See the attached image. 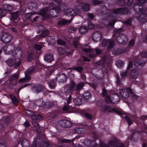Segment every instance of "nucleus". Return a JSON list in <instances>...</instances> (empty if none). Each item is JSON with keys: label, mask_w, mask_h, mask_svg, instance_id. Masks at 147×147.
I'll return each mask as SVG.
<instances>
[{"label": "nucleus", "mask_w": 147, "mask_h": 147, "mask_svg": "<svg viewBox=\"0 0 147 147\" xmlns=\"http://www.w3.org/2000/svg\"><path fill=\"white\" fill-rule=\"evenodd\" d=\"M56 81L59 82H65L67 80V77L65 74L64 73H61L57 74L56 77Z\"/></svg>", "instance_id": "nucleus-17"}, {"label": "nucleus", "mask_w": 147, "mask_h": 147, "mask_svg": "<svg viewBox=\"0 0 147 147\" xmlns=\"http://www.w3.org/2000/svg\"><path fill=\"white\" fill-rule=\"evenodd\" d=\"M102 110L104 112L107 111L109 112L112 113L114 112L118 115H121L122 114L121 112L113 108H111L109 106L107 105H104L102 108Z\"/></svg>", "instance_id": "nucleus-12"}, {"label": "nucleus", "mask_w": 147, "mask_h": 147, "mask_svg": "<svg viewBox=\"0 0 147 147\" xmlns=\"http://www.w3.org/2000/svg\"><path fill=\"white\" fill-rule=\"evenodd\" d=\"M101 34L99 31H96L94 32L92 36L93 40L95 42L99 41L101 39Z\"/></svg>", "instance_id": "nucleus-18"}, {"label": "nucleus", "mask_w": 147, "mask_h": 147, "mask_svg": "<svg viewBox=\"0 0 147 147\" xmlns=\"http://www.w3.org/2000/svg\"><path fill=\"white\" fill-rule=\"evenodd\" d=\"M102 60L99 61L95 64V66L100 65L103 75L107 74L108 69L111 67V60L108 58L106 55H104L102 57Z\"/></svg>", "instance_id": "nucleus-2"}, {"label": "nucleus", "mask_w": 147, "mask_h": 147, "mask_svg": "<svg viewBox=\"0 0 147 147\" xmlns=\"http://www.w3.org/2000/svg\"><path fill=\"white\" fill-rule=\"evenodd\" d=\"M84 131V128L80 127H78L74 128L72 133V134L77 133L80 134L83 133Z\"/></svg>", "instance_id": "nucleus-33"}, {"label": "nucleus", "mask_w": 147, "mask_h": 147, "mask_svg": "<svg viewBox=\"0 0 147 147\" xmlns=\"http://www.w3.org/2000/svg\"><path fill=\"white\" fill-rule=\"evenodd\" d=\"M31 117L32 119L33 120L32 121V123L33 121L34 122V121H35V120L39 119L42 118V116L38 114H36V115H34V114L31 116Z\"/></svg>", "instance_id": "nucleus-40"}, {"label": "nucleus", "mask_w": 147, "mask_h": 147, "mask_svg": "<svg viewBox=\"0 0 147 147\" xmlns=\"http://www.w3.org/2000/svg\"><path fill=\"white\" fill-rule=\"evenodd\" d=\"M79 31L81 34H84L87 32L88 28L86 26H82L79 28Z\"/></svg>", "instance_id": "nucleus-32"}, {"label": "nucleus", "mask_w": 147, "mask_h": 147, "mask_svg": "<svg viewBox=\"0 0 147 147\" xmlns=\"http://www.w3.org/2000/svg\"><path fill=\"white\" fill-rule=\"evenodd\" d=\"M32 89L35 92H55L52 91L47 90L44 86L40 84H36L32 87Z\"/></svg>", "instance_id": "nucleus-10"}, {"label": "nucleus", "mask_w": 147, "mask_h": 147, "mask_svg": "<svg viewBox=\"0 0 147 147\" xmlns=\"http://www.w3.org/2000/svg\"><path fill=\"white\" fill-rule=\"evenodd\" d=\"M102 94L103 96H105V100L107 103H110L112 102L111 97L108 95L107 92H102Z\"/></svg>", "instance_id": "nucleus-29"}, {"label": "nucleus", "mask_w": 147, "mask_h": 147, "mask_svg": "<svg viewBox=\"0 0 147 147\" xmlns=\"http://www.w3.org/2000/svg\"><path fill=\"white\" fill-rule=\"evenodd\" d=\"M126 1L125 0H118L117 2V4L119 6H123L126 4Z\"/></svg>", "instance_id": "nucleus-51"}, {"label": "nucleus", "mask_w": 147, "mask_h": 147, "mask_svg": "<svg viewBox=\"0 0 147 147\" xmlns=\"http://www.w3.org/2000/svg\"><path fill=\"white\" fill-rule=\"evenodd\" d=\"M40 139L39 138H35L34 139V141L31 144L30 147H37V143L38 141H39Z\"/></svg>", "instance_id": "nucleus-46"}, {"label": "nucleus", "mask_w": 147, "mask_h": 147, "mask_svg": "<svg viewBox=\"0 0 147 147\" xmlns=\"http://www.w3.org/2000/svg\"><path fill=\"white\" fill-rule=\"evenodd\" d=\"M84 86V83L82 82H81L78 84L76 86L75 90L80 91L81 89H83Z\"/></svg>", "instance_id": "nucleus-31"}, {"label": "nucleus", "mask_w": 147, "mask_h": 147, "mask_svg": "<svg viewBox=\"0 0 147 147\" xmlns=\"http://www.w3.org/2000/svg\"><path fill=\"white\" fill-rule=\"evenodd\" d=\"M113 140L114 141H110L108 144L101 142L100 143V145L101 147H111L112 146L115 147L117 145V143L119 142V140L115 138H113Z\"/></svg>", "instance_id": "nucleus-8"}, {"label": "nucleus", "mask_w": 147, "mask_h": 147, "mask_svg": "<svg viewBox=\"0 0 147 147\" xmlns=\"http://www.w3.org/2000/svg\"><path fill=\"white\" fill-rule=\"evenodd\" d=\"M35 52L34 51H31L27 55V61L30 62L34 59L35 58Z\"/></svg>", "instance_id": "nucleus-23"}, {"label": "nucleus", "mask_w": 147, "mask_h": 147, "mask_svg": "<svg viewBox=\"0 0 147 147\" xmlns=\"http://www.w3.org/2000/svg\"><path fill=\"white\" fill-rule=\"evenodd\" d=\"M74 139L71 140L63 138L60 140V142L63 143H70L72 142L73 143L74 142Z\"/></svg>", "instance_id": "nucleus-48"}, {"label": "nucleus", "mask_w": 147, "mask_h": 147, "mask_svg": "<svg viewBox=\"0 0 147 147\" xmlns=\"http://www.w3.org/2000/svg\"><path fill=\"white\" fill-rule=\"evenodd\" d=\"M10 96L12 100V103L15 105H18V100L16 98L13 94H10Z\"/></svg>", "instance_id": "nucleus-39"}, {"label": "nucleus", "mask_w": 147, "mask_h": 147, "mask_svg": "<svg viewBox=\"0 0 147 147\" xmlns=\"http://www.w3.org/2000/svg\"><path fill=\"white\" fill-rule=\"evenodd\" d=\"M95 142V140L91 141L88 139H86L84 141V143L86 146H95L97 145V144Z\"/></svg>", "instance_id": "nucleus-19"}, {"label": "nucleus", "mask_w": 147, "mask_h": 147, "mask_svg": "<svg viewBox=\"0 0 147 147\" xmlns=\"http://www.w3.org/2000/svg\"><path fill=\"white\" fill-rule=\"evenodd\" d=\"M2 9L6 11H10L13 9V6L9 4H5L2 6Z\"/></svg>", "instance_id": "nucleus-26"}, {"label": "nucleus", "mask_w": 147, "mask_h": 147, "mask_svg": "<svg viewBox=\"0 0 147 147\" xmlns=\"http://www.w3.org/2000/svg\"><path fill=\"white\" fill-rule=\"evenodd\" d=\"M22 145V147H29L30 143L28 140L26 139H24L23 140Z\"/></svg>", "instance_id": "nucleus-36"}, {"label": "nucleus", "mask_w": 147, "mask_h": 147, "mask_svg": "<svg viewBox=\"0 0 147 147\" xmlns=\"http://www.w3.org/2000/svg\"><path fill=\"white\" fill-rule=\"evenodd\" d=\"M19 12L18 11L11 13V20L15 22V24H17L19 17Z\"/></svg>", "instance_id": "nucleus-20"}, {"label": "nucleus", "mask_w": 147, "mask_h": 147, "mask_svg": "<svg viewBox=\"0 0 147 147\" xmlns=\"http://www.w3.org/2000/svg\"><path fill=\"white\" fill-rule=\"evenodd\" d=\"M82 99L81 98L77 97L75 99L74 102L76 105H80L82 104Z\"/></svg>", "instance_id": "nucleus-45"}, {"label": "nucleus", "mask_w": 147, "mask_h": 147, "mask_svg": "<svg viewBox=\"0 0 147 147\" xmlns=\"http://www.w3.org/2000/svg\"><path fill=\"white\" fill-rule=\"evenodd\" d=\"M5 62L9 66H13L14 68L19 66L21 63V61L20 60L17 62L16 59L13 58L6 60Z\"/></svg>", "instance_id": "nucleus-9"}, {"label": "nucleus", "mask_w": 147, "mask_h": 147, "mask_svg": "<svg viewBox=\"0 0 147 147\" xmlns=\"http://www.w3.org/2000/svg\"><path fill=\"white\" fill-rule=\"evenodd\" d=\"M129 75L132 78L135 79L138 77L139 74L137 69H135L130 71L129 72Z\"/></svg>", "instance_id": "nucleus-22"}, {"label": "nucleus", "mask_w": 147, "mask_h": 147, "mask_svg": "<svg viewBox=\"0 0 147 147\" xmlns=\"http://www.w3.org/2000/svg\"><path fill=\"white\" fill-rule=\"evenodd\" d=\"M129 47L124 49L115 48L113 49L112 51V53L114 55H119L127 52L129 50Z\"/></svg>", "instance_id": "nucleus-11"}, {"label": "nucleus", "mask_w": 147, "mask_h": 147, "mask_svg": "<svg viewBox=\"0 0 147 147\" xmlns=\"http://www.w3.org/2000/svg\"><path fill=\"white\" fill-rule=\"evenodd\" d=\"M58 52L60 55H64L66 52V49L61 47H59L57 49Z\"/></svg>", "instance_id": "nucleus-37"}, {"label": "nucleus", "mask_w": 147, "mask_h": 147, "mask_svg": "<svg viewBox=\"0 0 147 147\" xmlns=\"http://www.w3.org/2000/svg\"><path fill=\"white\" fill-rule=\"evenodd\" d=\"M132 19L131 18H129L123 22L124 24H125L127 26H131L132 25Z\"/></svg>", "instance_id": "nucleus-49"}, {"label": "nucleus", "mask_w": 147, "mask_h": 147, "mask_svg": "<svg viewBox=\"0 0 147 147\" xmlns=\"http://www.w3.org/2000/svg\"><path fill=\"white\" fill-rule=\"evenodd\" d=\"M116 65L119 68H122L124 65L123 62L120 60H118L116 62Z\"/></svg>", "instance_id": "nucleus-41"}, {"label": "nucleus", "mask_w": 147, "mask_h": 147, "mask_svg": "<svg viewBox=\"0 0 147 147\" xmlns=\"http://www.w3.org/2000/svg\"><path fill=\"white\" fill-rule=\"evenodd\" d=\"M119 92H133L131 88L130 87H124L123 88L120 89Z\"/></svg>", "instance_id": "nucleus-44"}, {"label": "nucleus", "mask_w": 147, "mask_h": 147, "mask_svg": "<svg viewBox=\"0 0 147 147\" xmlns=\"http://www.w3.org/2000/svg\"><path fill=\"white\" fill-rule=\"evenodd\" d=\"M116 22V20L115 19H112L110 20L108 24L111 27H113L115 23Z\"/></svg>", "instance_id": "nucleus-54"}, {"label": "nucleus", "mask_w": 147, "mask_h": 147, "mask_svg": "<svg viewBox=\"0 0 147 147\" xmlns=\"http://www.w3.org/2000/svg\"><path fill=\"white\" fill-rule=\"evenodd\" d=\"M124 30L122 28H119L118 29L115 28L114 30V36L117 37V39L118 37L121 36V33L124 31Z\"/></svg>", "instance_id": "nucleus-21"}, {"label": "nucleus", "mask_w": 147, "mask_h": 147, "mask_svg": "<svg viewBox=\"0 0 147 147\" xmlns=\"http://www.w3.org/2000/svg\"><path fill=\"white\" fill-rule=\"evenodd\" d=\"M146 61L140 60L135 62L134 63V64L135 66H136L137 67H143L146 63Z\"/></svg>", "instance_id": "nucleus-28"}, {"label": "nucleus", "mask_w": 147, "mask_h": 147, "mask_svg": "<svg viewBox=\"0 0 147 147\" xmlns=\"http://www.w3.org/2000/svg\"><path fill=\"white\" fill-rule=\"evenodd\" d=\"M135 40L134 39H131L130 40L128 44V46L130 47H133L135 44Z\"/></svg>", "instance_id": "nucleus-63"}, {"label": "nucleus", "mask_w": 147, "mask_h": 147, "mask_svg": "<svg viewBox=\"0 0 147 147\" xmlns=\"http://www.w3.org/2000/svg\"><path fill=\"white\" fill-rule=\"evenodd\" d=\"M109 45L107 47V49H111L114 46V42L113 41L110 40H109Z\"/></svg>", "instance_id": "nucleus-50"}, {"label": "nucleus", "mask_w": 147, "mask_h": 147, "mask_svg": "<svg viewBox=\"0 0 147 147\" xmlns=\"http://www.w3.org/2000/svg\"><path fill=\"white\" fill-rule=\"evenodd\" d=\"M109 40L104 39L102 41V45L103 46L107 47L108 44Z\"/></svg>", "instance_id": "nucleus-58"}, {"label": "nucleus", "mask_w": 147, "mask_h": 147, "mask_svg": "<svg viewBox=\"0 0 147 147\" xmlns=\"http://www.w3.org/2000/svg\"><path fill=\"white\" fill-rule=\"evenodd\" d=\"M19 77V74L15 73L10 76L9 79V82H11L13 81H17L18 78Z\"/></svg>", "instance_id": "nucleus-30"}, {"label": "nucleus", "mask_w": 147, "mask_h": 147, "mask_svg": "<svg viewBox=\"0 0 147 147\" xmlns=\"http://www.w3.org/2000/svg\"><path fill=\"white\" fill-rule=\"evenodd\" d=\"M36 71L35 67L34 66L30 67L25 72V77L20 79L18 82L20 84H22L28 82L31 78V76L29 75L35 73Z\"/></svg>", "instance_id": "nucleus-4"}, {"label": "nucleus", "mask_w": 147, "mask_h": 147, "mask_svg": "<svg viewBox=\"0 0 147 147\" xmlns=\"http://www.w3.org/2000/svg\"><path fill=\"white\" fill-rule=\"evenodd\" d=\"M63 5V11L64 14L67 16H69L73 18L75 16L77 15L79 10L77 9H71L67 8V5L65 4H62Z\"/></svg>", "instance_id": "nucleus-5"}, {"label": "nucleus", "mask_w": 147, "mask_h": 147, "mask_svg": "<svg viewBox=\"0 0 147 147\" xmlns=\"http://www.w3.org/2000/svg\"><path fill=\"white\" fill-rule=\"evenodd\" d=\"M83 69V67L82 66L76 67L74 68V70L78 71L79 72L81 73Z\"/></svg>", "instance_id": "nucleus-56"}, {"label": "nucleus", "mask_w": 147, "mask_h": 147, "mask_svg": "<svg viewBox=\"0 0 147 147\" xmlns=\"http://www.w3.org/2000/svg\"><path fill=\"white\" fill-rule=\"evenodd\" d=\"M76 86V84L75 82L73 81H71L69 84H66L65 86V89H66L67 90L65 91L64 92H67V91H70L75 90L74 88Z\"/></svg>", "instance_id": "nucleus-16"}, {"label": "nucleus", "mask_w": 147, "mask_h": 147, "mask_svg": "<svg viewBox=\"0 0 147 147\" xmlns=\"http://www.w3.org/2000/svg\"><path fill=\"white\" fill-rule=\"evenodd\" d=\"M90 5L89 4L86 3L82 5L81 6V8L83 11H88L90 9Z\"/></svg>", "instance_id": "nucleus-42"}, {"label": "nucleus", "mask_w": 147, "mask_h": 147, "mask_svg": "<svg viewBox=\"0 0 147 147\" xmlns=\"http://www.w3.org/2000/svg\"><path fill=\"white\" fill-rule=\"evenodd\" d=\"M12 54L16 59H19L22 55L23 53L21 48L17 47L14 51H12Z\"/></svg>", "instance_id": "nucleus-13"}, {"label": "nucleus", "mask_w": 147, "mask_h": 147, "mask_svg": "<svg viewBox=\"0 0 147 147\" xmlns=\"http://www.w3.org/2000/svg\"><path fill=\"white\" fill-rule=\"evenodd\" d=\"M33 125L34 129L38 132H40L42 130V127H40L38 123H36V121H34L32 122Z\"/></svg>", "instance_id": "nucleus-25"}, {"label": "nucleus", "mask_w": 147, "mask_h": 147, "mask_svg": "<svg viewBox=\"0 0 147 147\" xmlns=\"http://www.w3.org/2000/svg\"><path fill=\"white\" fill-rule=\"evenodd\" d=\"M125 118L126 121L128 123L129 125H130L133 123L131 119L128 116H125Z\"/></svg>", "instance_id": "nucleus-53"}, {"label": "nucleus", "mask_w": 147, "mask_h": 147, "mask_svg": "<svg viewBox=\"0 0 147 147\" xmlns=\"http://www.w3.org/2000/svg\"><path fill=\"white\" fill-rule=\"evenodd\" d=\"M129 12V9L126 7H121L115 9L113 10L112 13L115 14L126 15Z\"/></svg>", "instance_id": "nucleus-7"}, {"label": "nucleus", "mask_w": 147, "mask_h": 147, "mask_svg": "<svg viewBox=\"0 0 147 147\" xmlns=\"http://www.w3.org/2000/svg\"><path fill=\"white\" fill-rule=\"evenodd\" d=\"M48 11V8L45 7L39 11V13L43 16V20L48 19L50 18V16L47 13Z\"/></svg>", "instance_id": "nucleus-14"}, {"label": "nucleus", "mask_w": 147, "mask_h": 147, "mask_svg": "<svg viewBox=\"0 0 147 147\" xmlns=\"http://www.w3.org/2000/svg\"><path fill=\"white\" fill-rule=\"evenodd\" d=\"M42 47L41 45L38 44H35L34 45V48L38 50H40Z\"/></svg>", "instance_id": "nucleus-61"}, {"label": "nucleus", "mask_w": 147, "mask_h": 147, "mask_svg": "<svg viewBox=\"0 0 147 147\" xmlns=\"http://www.w3.org/2000/svg\"><path fill=\"white\" fill-rule=\"evenodd\" d=\"M116 79L117 80L116 81V82L117 85L118 86H120L121 85V83L120 78L119 77L117 76L116 77Z\"/></svg>", "instance_id": "nucleus-62"}, {"label": "nucleus", "mask_w": 147, "mask_h": 147, "mask_svg": "<svg viewBox=\"0 0 147 147\" xmlns=\"http://www.w3.org/2000/svg\"><path fill=\"white\" fill-rule=\"evenodd\" d=\"M91 96L90 92H84L83 94H82V96L85 99L90 98Z\"/></svg>", "instance_id": "nucleus-47"}, {"label": "nucleus", "mask_w": 147, "mask_h": 147, "mask_svg": "<svg viewBox=\"0 0 147 147\" xmlns=\"http://www.w3.org/2000/svg\"><path fill=\"white\" fill-rule=\"evenodd\" d=\"M147 2V0H138V2L135 3L134 9L136 14L140 15L137 18L138 20L142 23L147 22V9L143 4Z\"/></svg>", "instance_id": "nucleus-1"}, {"label": "nucleus", "mask_w": 147, "mask_h": 147, "mask_svg": "<svg viewBox=\"0 0 147 147\" xmlns=\"http://www.w3.org/2000/svg\"><path fill=\"white\" fill-rule=\"evenodd\" d=\"M92 2L94 5H100L102 3V2L98 0H92Z\"/></svg>", "instance_id": "nucleus-64"}, {"label": "nucleus", "mask_w": 147, "mask_h": 147, "mask_svg": "<svg viewBox=\"0 0 147 147\" xmlns=\"http://www.w3.org/2000/svg\"><path fill=\"white\" fill-rule=\"evenodd\" d=\"M37 138H39V141H38V147H47L49 144L48 142L45 141V136L44 134H41L36 137Z\"/></svg>", "instance_id": "nucleus-6"}, {"label": "nucleus", "mask_w": 147, "mask_h": 147, "mask_svg": "<svg viewBox=\"0 0 147 147\" xmlns=\"http://www.w3.org/2000/svg\"><path fill=\"white\" fill-rule=\"evenodd\" d=\"M52 7H50V9L49 10L50 17H57L59 16V12L63 11V5L62 4L59 6H57L54 4H52Z\"/></svg>", "instance_id": "nucleus-3"}, {"label": "nucleus", "mask_w": 147, "mask_h": 147, "mask_svg": "<svg viewBox=\"0 0 147 147\" xmlns=\"http://www.w3.org/2000/svg\"><path fill=\"white\" fill-rule=\"evenodd\" d=\"M119 93L123 98H128L129 96V92H119Z\"/></svg>", "instance_id": "nucleus-52"}, {"label": "nucleus", "mask_w": 147, "mask_h": 147, "mask_svg": "<svg viewBox=\"0 0 147 147\" xmlns=\"http://www.w3.org/2000/svg\"><path fill=\"white\" fill-rule=\"evenodd\" d=\"M44 59L45 61H46L48 63H51L54 60L53 55L50 54H46L44 57Z\"/></svg>", "instance_id": "nucleus-24"}, {"label": "nucleus", "mask_w": 147, "mask_h": 147, "mask_svg": "<svg viewBox=\"0 0 147 147\" xmlns=\"http://www.w3.org/2000/svg\"><path fill=\"white\" fill-rule=\"evenodd\" d=\"M36 104L38 106H44L45 102L43 101L42 99L40 98L37 100L36 102Z\"/></svg>", "instance_id": "nucleus-38"}, {"label": "nucleus", "mask_w": 147, "mask_h": 147, "mask_svg": "<svg viewBox=\"0 0 147 147\" xmlns=\"http://www.w3.org/2000/svg\"><path fill=\"white\" fill-rule=\"evenodd\" d=\"M56 80L52 79L49 82L48 85L50 88H53L56 86Z\"/></svg>", "instance_id": "nucleus-34"}, {"label": "nucleus", "mask_w": 147, "mask_h": 147, "mask_svg": "<svg viewBox=\"0 0 147 147\" xmlns=\"http://www.w3.org/2000/svg\"><path fill=\"white\" fill-rule=\"evenodd\" d=\"M71 22V21L70 20H66L64 19H61L57 22V24L58 25L61 26L65 25L67 23H70Z\"/></svg>", "instance_id": "nucleus-27"}, {"label": "nucleus", "mask_w": 147, "mask_h": 147, "mask_svg": "<svg viewBox=\"0 0 147 147\" xmlns=\"http://www.w3.org/2000/svg\"><path fill=\"white\" fill-rule=\"evenodd\" d=\"M127 74V70H126L125 71H123L120 72V74L121 76L123 77H126Z\"/></svg>", "instance_id": "nucleus-59"}, {"label": "nucleus", "mask_w": 147, "mask_h": 147, "mask_svg": "<svg viewBox=\"0 0 147 147\" xmlns=\"http://www.w3.org/2000/svg\"><path fill=\"white\" fill-rule=\"evenodd\" d=\"M49 31L46 30H42L41 34L39 35V36H40L41 37H45L49 35Z\"/></svg>", "instance_id": "nucleus-35"}, {"label": "nucleus", "mask_w": 147, "mask_h": 147, "mask_svg": "<svg viewBox=\"0 0 147 147\" xmlns=\"http://www.w3.org/2000/svg\"><path fill=\"white\" fill-rule=\"evenodd\" d=\"M10 46H12L13 47V44H10V45H8L6 44L3 47V49L4 52L5 53V52L7 51V49Z\"/></svg>", "instance_id": "nucleus-57"}, {"label": "nucleus", "mask_w": 147, "mask_h": 147, "mask_svg": "<svg viewBox=\"0 0 147 147\" xmlns=\"http://www.w3.org/2000/svg\"><path fill=\"white\" fill-rule=\"evenodd\" d=\"M57 44L61 45H65L66 44V42L64 40L58 39L57 41Z\"/></svg>", "instance_id": "nucleus-55"}, {"label": "nucleus", "mask_w": 147, "mask_h": 147, "mask_svg": "<svg viewBox=\"0 0 147 147\" xmlns=\"http://www.w3.org/2000/svg\"><path fill=\"white\" fill-rule=\"evenodd\" d=\"M54 103L52 102H47L45 103L44 107L46 109L50 108L53 106Z\"/></svg>", "instance_id": "nucleus-43"}, {"label": "nucleus", "mask_w": 147, "mask_h": 147, "mask_svg": "<svg viewBox=\"0 0 147 147\" xmlns=\"http://www.w3.org/2000/svg\"><path fill=\"white\" fill-rule=\"evenodd\" d=\"M88 27L89 28L91 29L94 28V25L91 21L88 22Z\"/></svg>", "instance_id": "nucleus-60"}, {"label": "nucleus", "mask_w": 147, "mask_h": 147, "mask_svg": "<svg viewBox=\"0 0 147 147\" xmlns=\"http://www.w3.org/2000/svg\"><path fill=\"white\" fill-rule=\"evenodd\" d=\"M59 124L61 127L65 128H69L71 126V122L66 120H61L59 122Z\"/></svg>", "instance_id": "nucleus-15"}]
</instances>
